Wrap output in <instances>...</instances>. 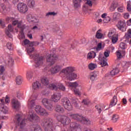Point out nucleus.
Returning a JSON list of instances; mask_svg holds the SVG:
<instances>
[{
  "label": "nucleus",
  "instance_id": "obj_15",
  "mask_svg": "<svg viewBox=\"0 0 131 131\" xmlns=\"http://www.w3.org/2000/svg\"><path fill=\"white\" fill-rule=\"evenodd\" d=\"M99 60H101L99 63L101 66V67H105V66H108V63H107V58L105 57H103L102 58L99 57Z\"/></svg>",
  "mask_w": 131,
  "mask_h": 131
},
{
  "label": "nucleus",
  "instance_id": "obj_24",
  "mask_svg": "<svg viewBox=\"0 0 131 131\" xmlns=\"http://www.w3.org/2000/svg\"><path fill=\"white\" fill-rule=\"evenodd\" d=\"M73 4L75 9H78L80 7V2L78 0H73Z\"/></svg>",
  "mask_w": 131,
  "mask_h": 131
},
{
  "label": "nucleus",
  "instance_id": "obj_44",
  "mask_svg": "<svg viewBox=\"0 0 131 131\" xmlns=\"http://www.w3.org/2000/svg\"><path fill=\"white\" fill-rule=\"evenodd\" d=\"M39 45V43L37 42V41H31L30 43V47H37Z\"/></svg>",
  "mask_w": 131,
  "mask_h": 131
},
{
  "label": "nucleus",
  "instance_id": "obj_7",
  "mask_svg": "<svg viewBox=\"0 0 131 131\" xmlns=\"http://www.w3.org/2000/svg\"><path fill=\"white\" fill-rule=\"evenodd\" d=\"M61 103L63 105L65 109L68 111H71L72 110V105L70 103V101L67 98H63L61 99Z\"/></svg>",
  "mask_w": 131,
  "mask_h": 131
},
{
  "label": "nucleus",
  "instance_id": "obj_18",
  "mask_svg": "<svg viewBox=\"0 0 131 131\" xmlns=\"http://www.w3.org/2000/svg\"><path fill=\"white\" fill-rule=\"evenodd\" d=\"M12 103L13 109H15L16 111H19L20 107V102L18 100H13Z\"/></svg>",
  "mask_w": 131,
  "mask_h": 131
},
{
  "label": "nucleus",
  "instance_id": "obj_41",
  "mask_svg": "<svg viewBox=\"0 0 131 131\" xmlns=\"http://www.w3.org/2000/svg\"><path fill=\"white\" fill-rule=\"evenodd\" d=\"M71 102L75 107H78V103L77 102H78V99H72Z\"/></svg>",
  "mask_w": 131,
  "mask_h": 131
},
{
  "label": "nucleus",
  "instance_id": "obj_8",
  "mask_svg": "<svg viewBox=\"0 0 131 131\" xmlns=\"http://www.w3.org/2000/svg\"><path fill=\"white\" fill-rule=\"evenodd\" d=\"M42 103L47 109L48 110H53L54 106H53V103H52V101L47 98H44L42 100Z\"/></svg>",
  "mask_w": 131,
  "mask_h": 131
},
{
  "label": "nucleus",
  "instance_id": "obj_13",
  "mask_svg": "<svg viewBox=\"0 0 131 131\" xmlns=\"http://www.w3.org/2000/svg\"><path fill=\"white\" fill-rule=\"evenodd\" d=\"M8 30L6 31V34L10 38H12L13 37V35L11 34V32H13L14 31V28L12 25H9L8 26Z\"/></svg>",
  "mask_w": 131,
  "mask_h": 131
},
{
  "label": "nucleus",
  "instance_id": "obj_35",
  "mask_svg": "<svg viewBox=\"0 0 131 131\" xmlns=\"http://www.w3.org/2000/svg\"><path fill=\"white\" fill-rule=\"evenodd\" d=\"M93 50H95L96 52H99V51H101V50H102V43H98V44L97 45V47H94Z\"/></svg>",
  "mask_w": 131,
  "mask_h": 131
},
{
  "label": "nucleus",
  "instance_id": "obj_20",
  "mask_svg": "<svg viewBox=\"0 0 131 131\" xmlns=\"http://www.w3.org/2000/svg\"><path fill=\"white\" fill-rule=\"evenodd\" d=\"M117 103V96H114L113 99H112L111 103L110 104V107H113V106H115Z\"/></svg>",
  "mask_w": 131,
  "mask_h": 131
},
{
  "label": "nucleus",
  "instance_id": "obj_1",
  "mask_svg": "<svg viewBox=\"0 0 131 131\" xmlns=\"http://www.w3.org/2000/svg\"><path fill=\"white\" fill-rule=\"evenodd\" d=\"M73 71H74V68L68 67L62 69L61 72L65 75L67 80L71 81L76 79V77H77V75L76 74L72 73Z\"/></svg>",
  "mask_w": 131,
  "mask_h": 131
},
{
  "label": "nucleus",
  "instance_id": "obj_6",
  "mask_svg": "<svg viewBox=\"0 0 131 131\" xmlns=\"http://www.w3.org/2000/svg\"><path fill=\"white\" fill-rule=\"evenodd\" d=\"M15 118L16 119V121L19 124L20 128L19 131H27L26 129L23 128L25 126V119H22V117L20 116H16Z\"/></svg>",
  "mask_w": 131,
  "mask_h": 131
},
{
  "label": "nucleus",
  "instance_id": "obj_30",
  "mask_svg": "<svg viewBox=\"0 0 131 131\" xmlns=\"http://www.w3.org/2000/svg\"><path fill=\"white\" fill-rule=\"evenodd\" d=\"M28 105L29 107H30V108H32L33 107H34L35 106V100H29L28 102Z\"/></svg>",
  "mask_w": 131,
  "mask_h": 131
},
{
  "label": "nucleus",
  "instance_id": "obj_40",
  "mask_svg": "<svg viewBox=\"0 0 131 131\" xmlns=\"http://www.w3.org/2000/svg\"><path fill=\"white\" fill-rule=\"evenodd\" d=\"M119 47L121 50H125L127 48V45L126 43L121 42L119 45Z\"/></svg>",
  "mask_w": 131,
  "mask_h": 131
},
{
  "label": "nucleus",
  "instance_id": "obj_2",
  "mask_svg": "<svg viewBox=\"0 0 131 131\" xmlns=\"http://www.w3.org/2000/svg\"><path fill=\"white\" fill-rule=\"evenodd\" d=\"M42 126L45 131H53L54 129V120L51 118H45L42 120Z\"/></svg>",
  "mask_w": 131,
  "mask_h": 131
},
{
  "label": "nucleus",
  "instance_id": "obj_28",
  "mask_svg": "<svg viewBox=\"0 0 131 131\" xmlns=\"http://www.w3.org/2000/svg\"><path fill=\"white\" fill-rule=\"evenodd\" d=\"M39 119V117L37 116V115H31L30 116V121H32L34 122V121H36Z\"/></svg>",
  "mask_w": 131,
  "mask_h": 131
},
{
  "label": "nucleus",
  "instance_id": "obj_58",
  "mask_svg": "<svg viewBox=\"0 0 131 131\" xmlns=\"http://www.w3.org/2000/svg\"><path fill=\"white\" fill-rule=\"evenodd\" d=\"M86 4L89 6V7H92L93 6V3H92V1L93 0H86Z\"/></svg>",
  "mask_w": 131,
  "mask_h": 131
},
{
  "label": "nucleus",
  "instance_id": "obj_38",
  "mask_svg": "<svg viewBox=\"0 0 131 131\" xmlns=\"http://www.w3.org/2000/svg\"><path fill=\"white\" fill-rule=\"evenodd\" d=\"M35 4V2H34V0H29L28 2V6L29 8H33Z\"/></svg>",
  "mask_w": 131,
  "mask_h": 131
},
{
  "label": "nucleus",
  "instance_id": "obj_3",
  "mask_svg": "<svg viewBox=\"0 0 131 131\" xmlns=\"http://www.w3.org/2000/svg\"><path fill=\"white\" fill-rule=\"evenodd\" d=\"M71 118L74 119L75 120H77V121H80L83 123L84 124H86V125H91V120L88 118H84L82 117L81 115H71Z\"/></svg>",
  "mask_w": 131,
  "mask_h": 131
},
{
  "label": "nucleus",
  "instance_id": "obj_59",
  "mask_svg": "<svg viewBox=\"0 0 131 131\" xmlns=\"http://www.w3.org/2000/svg\"><path fill=\"white\" fill-rule=\"evenodd\" d=\"M28 115H35V113H34V111L32 110V109L30 108L28 112Z\"/></svg>",
  "mask_w": 131,
  "mask_h": 131
},
{
  "label": "nucleus",
  "instance_id": "obj_57",
  "mask_svg": "<svg viewBox=\"0 0 131 131\" xmlns=\"http://www.w3.org/2000/svg\"><path fill=\"white\" fill-rule=\"evenodd\" d=\"M117 53V56L118 59H120V58H122V55L121 54V52L120 51H118L116 52Z\"/></svg>",
  "mask_w": 131,
  "mask_h": 131
},
{
  "label": "nucleus",
  "instance_id": "obj_48",
  "mask_svg": "<svg viewBox=\"0 0 131 131\" xmlns=\"http://www.w3.org/2000/svg\"><path fill=\"white\" fill-rule=\"evenodd\" d=\"M116 8H117V4L113 3V5L111 6L110 10L111 11H113L115 10V9H116Z\"/></svg>",
  "mask_w": 131,
  "mask_h": 131
},
{
  "label": "nucleus",
  "instance_id": "obj_34",
  "mask_svg": "<svg viewBox=\"0 0 131 131\" xmlns=\"http://www.w3.org/2000/svg\"><path fill=\"white\" fill-rule=\"evenodd\" d=\"M8 65L9 67H13V66H14V59L12 57L9 58Z\"/></svg>",
  "mask_w": 131,
  "mask_h": 131
},
{
  "label": "nucleus",
  "instance_id": "obj_42",
  "mask_svg": "<svg viewBox=\"0 0 131 131\" xmlns=\"http://www.w3.org/2000/svg\"><path fill=\"white\" fill-rule=\"evenodd\" d=\"M125 37L126 39H128L129 38H131V29H129L127 31V33L125 34Z\"/></svg>",
  "mask_w": 131,
  "mask_h": 131
},
{
  "label": "nucleus",
  "instance_id": "obj_21",
  "mask_svg": "<svg viewBox=\"0 0 131 131\" xmlns=\"http://www.w3.org/2000/svg\"><path fill=\"white\" fill-rule=\"evenodd\" d=\"M41 84H40V82L38 81H36L33 83V89L35 91H37L39 88H40Z\"/></svg>",
  "mask_w": 131,
  "mask_h": 131
},
{
  "label": "nucleus",
  "instance_id": "obj_56",
  "mask_svg": "<svg viewBox=\"0 0 131 131\" xmlns=\"http://www.w3.org/2000/svg\"><path fill=\"white\" fill-rule=\"evenodd\" d=\"M17 27L18 28H20V31H21V30L22 29V28H24V30H25V25H21V23H18V24H17Z\"/></svg>",
  "mask_w": 131,
  "mask_h": 131
},
{
  "label": "nucleus",
  "instance_id": "obj_53",
  "mask_svg": "<svg viewBox=\"0 0 131 131\" xmlns=\"http://www.w3.org/2000/svg\"><path fill=\"white\" fill-rule=\"evenodd\" d=\"M111 39L113 43H116V42H117V40H118L117 37L115 36L113 37Z\"/></svg>",
  "mask_w": 131,
  "mask_h": 131
},
{
  "label": "nucleus",
  "instance_id": "obj_25",
  "mask_svg": "<svg viewBox=\"0 0 131 131\" xmlns=\"http://www.w3.org/2000/svg\"><path fill=\"white\" fill-rule=\"evenodd\" d=\"M118 73H119V70H118V68H116L111 71L110 75L112 76H115V75L118 74Z\"/></svg>",
  "mask_w": 131,
  "mask_h": 131
},
{
  "label": "nucleus",
  "instance_id": "obj_33",
  "mask_svg": "<svg viewBox=\"0 0 131 131\" xmlns=\"http://www.w3.org/2000/svg\"><path fill=\"white\" fill-rule=\"evenodd\" d=\"M97 66L96 63H91L88 66V68L90 70H94L97 68Z\"/></svg>",
  "mask_w": 131,
  "mask_h": 131
},
{
  "label": "nucleus",
  "instance_id": "obj_52",
  "mask_svg": "<svg viewBox=\"0 0 131 131\" xmlns=\"http://www.w3.org/2000/svg\"><path fill=\"white\" fill-rule=\"evenodd\" d=\"M30 42H31V41H29V40L27 39H25L24 40V43L25 46H27V45H29V47H30Z\"/></svg>",
  "mask_w": 131,
  "mask_h": 131
},
{
  "label": "nucleus",
  "instance_id": "obj_54",
  "mask_svg": "<svg viewBox=\"0 0 131 131\" xmlns=\"http://www.w3.org/2000/svg\"><path fill=\"white\" fill-rule=\"evenodd\" d=\"M0 26L2 28H5L6 25H5V21L2 19L0 20Z\"/></svg>",
  "mask_w": 131,
  "mask_h": 131
},
{
  "label": "nucleus",
  "instance_id": "obj_37",
  "mask_svg": "<svg viewBox=\"0 0 131 131\" xmlns=\"http://www.w3.org/2000/svg\"><path fill=\"white\" fill-rule=\"evenodd\" d=\"M20 35H19V39H23L25 38V34H24V28H21V31L19 32Z\"/></svg>",
  "mask_w": 131,
  "mask_h": 131
},
{
  "label": "nucleus",
  "instance_id": "obj_10",
  "mask_svg": "<svg viewBox=\"0 0 131 131\" xmlns=\"http://www.w3.org/2000/svg\"><path fill=\"white\" fill-rule=\"evenodd\" d=\"M70 86L74 89V93L76 96H81V93L79 91V90L77 88L78 86V84L76 82L73 83H70Z\"/></svg>",
  "mask_w": 131,
  "mask_h": 131
},
{
  "label": "nucleus",
  "instance_id": "obj_46",
  "mask_svg": "<svg viewBox=\"0 0 131 131\" xmlns=\"http://www.w3.org/2000/svg\"><path fill=\"white\" fill-rule=\"evenodd\" d=\"M96 77H97V74L96 73H93L90 75V79L92 81H94L96 79Z\"/></svg>",
  "mask_w": 131,
  "mask_h": 131
},
{
  "label": "nucleus",
  "instance_id": "obj_26",
  "mask_svg": "<svg viewBox=\"0 0 131 131\" xmlns=\"http://www.w3.org/2000/svg\"><path fill=\"white\" fill-rule=\"evenodd\" d=\"M41 82L44 85H48L50 83V81H49V79L47 77L42 78L41 80Z\"/></svg>",
  "mask_w": 131,
  "mask_h": 131
},
{
  "label": "nucleus",
  "instance_id": "obj_19",
  "mask_svg": "<svg viewBox=\"0 0 131 131\" xmlns=\"http://www.w3.org/2000/svg\"><path fill=\"white\" fill-rule=\"evenodd\" d=\"M48 89L51 91H57L58 90V84L57 83H51L48 86Z\"/></svg>",
  "mask_w": 131,
  "mask_h": 131
},
{
  "label": "nucleus",
  "instance_id": "obj_27",
  "mask_svg": "<svg viewBox=\"0 0 131 131\" xmlns=\"http://www.w3.org/2000/svg\"><path fill=\"white\" fill-rule=\"evenodd\" d=\"M100 31H101V29L98 30L96 32V34L95 36L96 38H98V39H102V38H103V34L100 33Z\"/></svg>",
  "mask_w": 131,
  "mask_h": 131
},
{
  "label": "nucleus",
  "instance_id": "obj_43",
  "mask_svg": "<svg viewBox=\"0 0 131 131\" xmlns=\"http://www.w3.org/2000/svg\"><path fill=\"white\" fill-rule=\"evenodd\" d=\"M57 15V13L55 12H49L46 13V17H47V18H49L50 16H56Z\"/></svg>",
  "mask_w": 131,
  "mask_h": 131
},
{
  "label": "nucleus",
  "instance_id": "obj_9",
  "mask_svg": "<svg viewBox=\"0 0 131 131\" xmlns=\"http://www.w3.org/2000/svg\"><path fill=\"white\" fill-rule=\"evenodd\" d=\"M17 9L20 13L23 14H25L28 11V7L26 4L20 3L17 5Z\"/></svg>",
  "mask_w": 131,
  "mask_h": 131
},
{
  "label": "nucleus",
  "instance_id": "obj_49",
  "mask_svg": "<svg viewBox=\"0 0 131 131\" xmlns=\"http://www.w3.org/2000/svg\"><path fill=\"white\" fill-rule=\"evenodd\" d=\"M119 16H120V14L118 12H115L114 13V14L113 15V18L115 20H116L117 19V18H118V17H119Z\"/></svg>",
  "mask_w": 131,
  "mask_h": 131
},
{
  "label": "nucleus",
  "instance_id": "obj_5",
  "mask_svg": "<svg viewBox=\"0 0 131 131\" xmlns=\"http://www.w3.org/2000/svg\"><path fill=\"white\" fill-rule=\"evenodd\" d=\"M56 118L58 121L61 122V123L64 125L69 124L71 121L70 118L65 115H58L57 116Z\"/></svg>",
  "mask_w": 131,
  "mask_h": 131
},
{
  "label": "nucleus",
  "instance_id": "obj_47",
  "mask_svg": "<svg viewBox=\"0 0 131 131\" xmlns=\"http://www.w3.org/2000/svg\"><path fill=\"white\" fill-rule=\"evenodd\" d=\"M95 108L98 112L99 114H101V112H102V111L103 110H102V107L100 105H96L95 106Z\"/></svg>",
  "mask_w": 131,
  "mask_h": 131
},
{
  "label": "nucleus",
  "instance_id": "obj_12",
  "mask_svg": "<svg viewBox=\"0 0 131 131\" xmlns=\"http://www.w3.org/2000/svg\"><path fill=\"white\" fill-rule=\"evenodd\" d=\"M35 110L38 114H41V115H48V113L45 108H42L40 105H36Z\"/></svg>",
  "mask_w": 131,
  "mask_h": 131
},
{
  "label": "nucleus",
  "instance_id": "obj_55",
  "mask_svg": "<svg viewBox=\"0 0 131 131\" xmlns=\"http://www.w3.org/2000/svg\"><path fill=\"white\" fill-rule=\"evenodd\" d=\"M82 103H83L84 105H89L90 104V101L88 99H83L82 101Z\"/></svg>",
  "mask_w": 131,
  "mask_h": 131
},
{
  "label": "nucleus",
  "instance_id": "obj_16",
  "mask_svg": "<svg viewBox=\"0 0 131 131\" xmlns=\"http://www.w3.org/2000/svg\"><path fill=\"white\" fill-rule=\"evenodd\" d=\"M62 69V68L60 66H56L50 69V71L52 74H56L59 72Z\"/></svg>",
  "mask_w": 131,
  "mask_h": 131
},
{
  "label": "nucleus",
  "instance_id": "obj_11",
  "mask_svg": "<svg viewBox=\"0 0 131 131\" xmlns=\"http://www.w3.org/2000/svg\"><path fill=\"white\" fill-rule=\"evenodd\" d=\"M56 59H57L56 55L52 53L50 54V56L48 57L47 58V61L48 63H49V65L52 66V65H54V64H55V61H56Z\"/></svg>",
  "mask_w": 131,
  "mask_h": 131
},
{
  "label": "nucleus",
  "instance_id": "obj_29",
  "mask_svg": "<svg viewBox=\"0 0 131 131\" xmlns=\"http://www.w3.org/2000/svg\"><path fill=\"white\" fill-rule=\"evenodd\" d=\"M1 106H2V107H0V111L3 112L4 114H7L8 111H9V108L7 107H5V106H3V105H1Z\"/></svg>",
  "mask_w": 131,
  "mask_h": 131
},
{
  "label": "nucleus",
  "instance_id": "obj_63",
  "mask_svg": "<svg viewBox=\"0 0 131 131\" xmlns=\"http://www.w3.org/2000/svg\"><path fill=\"white\" fill-rule=\"evenodd\" d=\"M108 36L110 38H112V37H114V33L111 32L108 34Z\"/></svg>",
  "mask_w": 131,
  "mask_h": 131
},
{
  "label": "nucleus",
  "instance_id": "obj_32",
  "mask_svg": "<svg viewBox=\"0 0 131 131\" xmlns=\"http://www.w3.org/2000/svg\"><path fill=\"white\" fill-rule=\"evenodd\" d=\"M88 59H92V58H95L96 57V52L94 51H91L88 55Z\"/></svg>",
  "mask_w": 131,
  "mask_h": 131
},
{
  "label": "nucleus",
  "instance_id": "obj_64",
  "mask_svg": "<svg viewBox=\"0 0 131 131\" xmlns=\"http://www.w3.org/2000/svg\"><path fill=\"white\" fill-rule=\"evenodd\" d=\"M127 10L128 12H131V6L129 3H127Z\"/></svg>",
  "mask_w": 131,
  "mask_h": 131
},
{
  "label": "nucleus",
  "instance_id": "obj_36",
  "mask_svg": "<svg viewBox=\"0 0 131 131\" xmlns=\"http://www.w3.org/2000/svg\"><path fill=\"white\" fill-rule=\"evenodd\" d=\"M22 81H23V80H22V77L21 76H19L16 78V84H18V85H20V84H22Z\"/></svg>",
  "mask_w": 131,
  "mask_h": 131
},
{
  "label": "nucleus",
  "instance_id": "obj_23",
  "mask_svg": "<svg viewBox=\"0 0 131 131\" xmlns=\"http://www.w3.org/2000/svg\"><path fill=\"white\" fill-rule=\"evenodd\" d=\"M26 77L28 80H30L32 77H33V72L31 71H28L27 72Z\"/></svg>",
  "mask_w": 131,
  "mask_h": 131
},
{
  "label": "nucleus",
  "instance_id": "obj_62",
  "mask_svg": "<svg viewBox=\"0 0 131 131\" xmlns=\"http://www.w3.org/2000/svg\"><path fill=\"white\" fill-rule=\"evenodd\" d=\"M7 49H8V50H10V51H11V50H12V43L8 42L7 45Z\"/></svg>",
  "mask_w": 131,
  "mask_h": 131
},
{
  "label": "nucleus",
  "instance_id": "obj_17",
  "mask_svg": "<svg viewBox=\"0 0 131 131\" xmlns=\"http://www.w3.org/2000/svg\"><path fill=\"white\" fill-rule=\"evenodd\" d=\"M117 26L118 29H119V30H121V31H122V32L126 30V29L125 28V23L123 21H119Z\"/></svg>",
  "mask_w": 131,
  "mask_h": 131
},
{
  "label": "nucleus",
  "instance_id": "obj_22",
  "mask_svg": "<svg viewBox=\"0 0 131 131\" xmlns=\"http://www.w3.org/2000/svg\"><path fill=\"white\" fill-rule=\"evenodd\" d=\"M55 111L58 113H64V108L60 105H57L55 108Z\"/></svg>",
  "mask_w": 131,
  "mask_h": 131
},
{
  "label": "nucleus",
  "instance_id": "obj_45",
  "mask_svg": "<svg viewBox=\"0 0 131 131\" xmlns=\"http://www.w3.org/2000/svg\"><path fill=\"white\" fill-rule=\"evenodd\" d=\"M34 48L31 46H29L27 48V53H28V54H31V53H32V52H34Z\"/></svg>",
  "mask_w": 131,
  "mask_h": 131
},
{
  "label": "nucleus",
  "instance_id": "obj_60",
  "mask_svg": "<svg viewBox=\"0 0 131 131\" xmlns=\"http://www.w3.org/2000/svg\"><path fill=\"white\" fill-rule=\"evenodd\" d=\"M42 94L44 96H48L50 94V92L48 91L47 90H43L42 91Z\"/></svg>",
  "mask_w": 131,
  "mask_h": 131
},
{
  "label": "nucleus",
  "instance_id": "obj_51",
  "mask_svg": "<svg viewBox=\"0 0 131 131\" xmlns=\"http://www.w3.org/2000/svg\"><path fill=\"white\" fill-rule=\"evenodd\" d=\"M58 89L59 90H61V91H65L66 90V88H65V86L63 85V84H60L59 85Z\"/></svg>",
  "mask_w": 131,
  "mask_h": 131
},
{
  "label": "nucleus",
  "instance_id": "obj_4",
  "mask_svg": "<svg viewBox=\"0 0 131 131\" xmlns=\"http://www.w3.org/2000/svg\"><path fill=\"white\" fill-rule=\"evenodd\" d=\"M30 57L32 58L35 61V63H36L35 67H38V66L42 65L43 59H45V57H43L42 56L39 55L36 53L34 54H30Z\"/></svg>",
  "mask_w": 131,
  "mask_h": 131
},
{
  "label": "nucleus",
  "instance_id": "obj_39",
  "mask_svg": "<svg viewBox=\"0 0 131 131\" xmlns=\"http://www.w3.org/2000/svg\"><path fill=\"white\" fill-rule=\"evenodd\" d=\"M118 119H119V116L118 115H113L111 120L113 122L115 123L117 122Z\"/></svg>",
  "mask_w": 131,
  "mask_h": 131
},
{
  "label": "nucleus",
  "instance_id": "obj_61",
  "mask_svg": "<svg viewBox=\"0 0 131 131\" xmlns=\"http://www.w3.org/2000/svg\"><path fill=\"white\" fill-rule=\"evenodd\" d=\"M104 56L105 58H108L109 57V55H110V51H107L104 52Z\"/></svg>",
  "mask_w": 131,
  "mask_h": 131
},
{
  "label": "nucleus",
  "instance_id": "obj_14",
  "mask_svg": "<svg viewBox=\"0 0 131 131\" xmlns=\"http://www.w3.org/2000/svg\"><path fill=\"white\" fill-rule=\"evenodd\" d=\"M51 99L53 102H55V103H57L59 100H60V99H61V94L60 93H55L54 94L52 97Z\"/></svg>",
  "mask_w": 131,
  "mask_h": 131
},
{
  "label": "nucleus",
  "instance_id": "obj_31",
  "mask_svg": "<svg viewBox=\"0 0 131 131\" xmlns=\"http://www.w3.org/2000/svg\"><path fill=\"white\" fill-rule=\"evenodd\" d=\"M27 18L28 20H30L31 22H33V23H36V21L34 20H36V18H35V17L32 16V15L29 14L27 15ZM33 19H34V20H33Z\"/></svg>",
  "mask_w": 131,
  "mask_h": 131
},
{
  "label": "nucleus",
  "instance_id": "obj_50",
  "mask_svg": "<svg viewBox=\"0 0 131 131\" xmlns=\"http://www.w3.org/2000/svg\"><path fill=\"white\" fill-rule=\"evenodd\" d=\"M111 20V18H110V17L107 16L106 17H105L103 19V22L104 23H108V22H110V21Z\"/></svg>",
  "mask_w": 131,
  "mask_h": 131
}]
</instances>
